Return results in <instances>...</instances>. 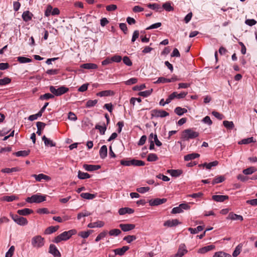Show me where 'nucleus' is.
I'll return each instance as SVG.
<instances>
[{
	"mask_svg": "<svg viewBox=\"0 0 257 257\" xmlns=\"http://www.w3.org/2000/svg\"><path fill=\"white\" fill-rule=\"evenodd\" d=\"M76 233L77 231L75 229H71L67 231H64L55 237L53 240V242L58 243L61 241L67 240Z\"/></svg>",
	"mask_w": 257,
	"mask_h": 257,
	"instance_id": "f257e3e1",
	"label": "nucleus"
},
{
	"mask_svg": "<svg viewBox=\"0 0 257 257\" xmlns=\"http://www.w3.org/2000/svg\"><path fill=\"white\" fill-rule=\"evenodd\" d=\"M199 135L198 132L194 131L192 128H188L182 132L181 139L184 141H188L198 137Z\"/></svg>",
	"mask_w": 257,
	"mask_h": 257,
	"instance_id": "f03ea898",
	"label": "nucleus"
},
{
	"mask_svg": "<svg viewBox=\"0 0 257 257\" xmlns=\"http://www.w3.org/2000/svg\"><path fill=\"white\" fill-rule=\"evenodd\" d=\"M49 89L50 92L55 96L62 95L69 91V88L64 86H60L58 88H56L55 86H51Z\"/></svg>",
	"mask_w": 257,
	"mask_h": 257,
	"instance_id": "7ed1b4c3",
	"label": "nucleus"
},
{
	"mask_svg": "<svg viewBox=\"0 0 257 257\" xmlns=\"http://www.w3.org/2000/svg\"><path fill=\"white\" fill-rule=\"evenodd\" d=\"M46 200V196L41 195L40 194L33 195L31 197H28L26 201L28 203H39Z\"/></svg>",
	"mask_w": 257,
	"mask_h": 257,
	"instance_id": "20e7f679",
	"label": "nucleus"
},
{
	"mask_svg": "<svg viewBox=\"0 0 257 257\" xmlns=\"http://www.w3.org/2000/svg\"><path fill=\"white\" fill-rule=\"evenodd\" d=\"M44 238L40 235H36L32 238V245L34 247L40 248L44 245Z\"/></svg>",
	"mask_w": 257,
	"mask_h": 257,
	"instance_id": "39448f33",
	"label": "nucleus"
},
{
	"mask_svg": "<svg viewBox=\"0 0 257 257\" xmlns=\"http://www.w3.org/2000/svg\"><path fill=\"white\" fill-rule=\"evenodd\" d=\"M188 252L186 246L184 243L181 244L178 248L176 253L172 255L171 257H182Z\"/></svg>",
	"mask_w": 257,
	"mask_h": 257,
	"instance_id": "423d86ee",
	"label": "nucleus"
},
{
	"mask_svg": "<svg viewBox=\"0 0 257 257\" xmlns=\"http://www.w3.org/2000/svg\"><path fill=\"white\" fill-rule=\"evenodd\" d=\"M12 218L14 221L20 225H25L28 223L27 219L23 217H20L18 215H12Z\"/></svg>",
	"mask_w": 257,
	"mask_h": 257,
	"instance_id": "0eeeda50",
	"label": "nucleus"
},
{
	"mask_svg": "<svg viewBox=\"0 0 257 257\" xmlns=\"http://www.w3.org/2000/svg\"><path fill=\"white\" fill-rule=\"evenodd\" d=\"M169 115L168 112L163 110L154 109L152 111V115L156 117H164Z\"/></svg>",
	"mask_w": 257,
	"mask_h": 257,
	"instance_id": "6e6552de",
	"label": "nucleus"
},
{
	"mask_svg": "<svg viewBox=\"0 0 257 257\" xmlns=\"http://www.w3.org/2000/svg\"><path fill=\"white\" fill-rule=\"evenodd\" d=\"M49 253L52 254L54 257H61V254L55 245L51 244L49 246Z\"/></svg>",
	"mask_w": 257,
	"mask_h": 257,
	"instance_id": "1a4fd4ad",
	"label": "nucleus"
},
{
	"mask_svg": "<svg viewBox=\"0 0 257 257\" xmlns=\"http://www.w3.org/2000/svg\"><path fill=\"white\" fill-rule=\"evenodd\" d=\"M167 201L166 198H155L154 199H151L149 200V203L151 206H157L159 205L162 204Z\"/></svg>",
	"mask_w": 257,
	"mask_h": 257,
	"instance_id": "9d476101",
	"label": "nucleus"
},
{
	"mask_svg": "<svg viewBox=\"0 0 257 257\" xmlns=\"http://www.w3.org/2000/svg\"><path fill=\"white\" fill-rule=\"evenodd\" d=\"M119 227L123 231H128L134 229L135 228V225L134 224H120Z\"/></svg>",
	"mask_w": 257,
	"mask_h": 257,
	"instance_id": "9b49d317",
	"label": "nucleus"
},
{
	"mask_svg": "<svg viewBox=\"0 0 257 257\" xmlns=\"http://www.w3.org/2000/svg\"><path fill=\"white\" fill-rule=\"evenodd\" d=\"M129 247L128 246H123L121 248H117L113 250L115 255H122L128 250Z\"/></svg>",
	"mask_w": 257,
	"mask_h": 257,
	"instance_id": "f8f14e48",
	"label": "nucleus"
},
{
	"mask_svg": "<svg viewBox=\"0 0 257 257\" xmlns=\"http://www.w3.org/2000/svg\"><path fill=\"white\" fill-rule=\"evenodd\" d=\"M32 176L35 178L37 181L39 182H40L42 179H44L46 181L51 180V178L49 176L43 174H39V175L33 174Z\"/></svg>",
	"mask_w": 257,
	"mask_h": 257,
	"instance_id": "ddd939ff",
	"label": "nucleus"
},
{
	"mask_svg": "<svg viewBox=\"0 0 257 257\" xmlns=\"http://www.w3.org/2000/svg\"><path fill=\"white\" fill-rule=\"evenodd\" d=\"M226 219H230L232 220H239L242 221L243 218L241 215H237L233 212H230L226 217Z\"/></svg>",
	"mask_w": 257,
	"mask_h": 257,
	"instance_id": "4468645a",
	"label": "nucleus"
},
{
	"mask_svg": "<svg viewBox=\"0 0 257 257\" xmlns=\"http://www.w3.org/2000/svg\"><path fill=\"white\" fill-rule=\"evenodd\" d=\"M33 16V14L29 11L23 12L22 17L25 22H29L31 21Z\"/></svg>",
	"mask_w": 257,
	"mask_h": 257,
	"instance_id": "2eb2a0df",
	"label": "nucleus"
},
{
	"mask_svg": "<svg viewBox=\"0 0 257 257\" xmlns=\"http://www.w3.org/2000/svg\"><path fill=\"white\" fill-rule=\"evenodd\" d=\"M180 223L178 219H174L172 220H168L165 221L164 223V225L168 227H173L177 225Z\"/></svg>",
	"mask_w": 257,
	"mask_h": 257,
	"instance_id": "dca6fc26",
	"label": "nucleus"
},
{
	"mask_svg": "<svg viewBox=\"0 0 257 257\" xmlns=\"http://www.w3.org/2000/svg\"><path fill=\"white\" fill-rule=\"evenodd\" d=\"M83 168L87 171L91 172L99 169L100 168V166L99 165L84 164L83 165Z\"/></svg>",
	"mask_w": 257,
	"mask_h": 257,
	"instance_id": "f3484780",
	"label": "nucleus"
},
{
	"mask_svg": "<svg viewBox=\"0 0 257 257\" xmlns=\"http://www.w3.org/2000/svg\"><path fill=\"white\" fill-rule=\"evenodd\" d=\"M228 198L227 195H215L212 196V199L216 202H223Z\"/></svg>",
	"mask_w": 257,
	"mask_h": 257,
	"instance_id": "a211bd4d",
	"label": "nucleus"
},
{
	"mask_svg": "<svg viewBox=\"0 0 257 257\" xmlns=\"http://www.w3.org/2000/svg\"><path fill=\"white\" fill-rule=\"evenodd\" d=\"M214 248L215 246L214 245H209L199 248L197 252L199 253L203 254L213 249Z\"/></svg>",
	"mask_w": 257,
	"mask_h": 257,
	"instance_id": "6ab92c4d",
	"label": "nucleus"
},
{
	"mask_svg": "<svg viewBox=\"0 0 257 257\" xmlns=\"http://www.w3.org/2000/svg\"><path fill=\"white\" fill-rule=\"evenodd\" d=\"M80 67L86 69H96L98 66L95 64L88 63L81 64Z\"/></svg>",
	"mask_w": 257,
	"mask_h": 257,
	"instance_id": "aec40b11",
	"label": "nucleus"
},
{
	"mask_svg": "<svg viewBox=\"0 0 257 257\" xmlns=\"http://www.w3.org/2000/svg\"><path fill=\"white\" fill-rule=\"evenodd\" d=\"M104 223L102 221H97L95 222H91L88 224L87 226L89 228H94V227H102L104 226Z\"/></svg>",
	"mask_w": 257,
	"mask_h": 257,
	"instance_id": "412c9836",
	"label": "nucleus"
},
{
	"mask_svg": "<svg viewBox=\"0 0 257 257\" xmlns=\"http://www.w3.org/2000/svg\"><path fill=\"white\" fill-rule=\"evenodd\" d=\"M134 212V209L128 207L121 208L118 210V213L120 215H124L126 213L132 214Z\"/></svg>",
	"mask_w": 257,
	"mask_h": 257,
	"instance_id": "4be33fe9",
	"label": "nucleus"
},
{
	"mask_svg": "<svg viewBox=\"0 0 257 257\" xmlns=\"http://www.w3.org/2000/svg\"><path fill=\"white\" fill-rule=\"evenodd\" d=\"M107 155V149L105 145L102 146L99 150V155L101 159H104Z\"/></svg>",
	"mask_w": 257,
	"mask_h": 257,
	"instance_id": "5701e85b",
	"label": "nucleus"
},
{
	"mask_svg": "<svg viewBox=\"0 0 257 257\" xmlns=\"http://www.w3.org/2000/svg\"><path fill=\"white\" fill-rule=\"evenodd\" d=\"M107 234L108 231L106 230H104L98 234L95 239V241L98 242L100 240L104 239L107 236Z\"/></svg>",
	"mask_w": 257,
	"mask_h": 257,
	"instance_id": "b1692460",
	"label": "nucleus"
},
{
	"mask_svg": "<svg viewBox=\"0 0 257 257\" xmlns=\"http://www.w3.org/2000/svg\"><path fill=\"white\" fill-rule=\"evenodd\" d=\"M33 211L32 209L29 208H24L23 209H20L17 211L18 214L20 215H27L31 213H32Z\"/></svg>",
	"mask_w": 257,
	"mask_h": 257,
	"instance_id": "393cba45",
	"label": "nucleus"
},
{
	"mask_svg": "<svg viewBox=\"0 0 257 257\" xmlns=\"http://www.w3.org/2000/svg\"><path fill=\"white\" fill-rule=\"evenodd\" d=\"M30 153V150L19 151L14 153L13 155L17 157H26L29 155Z\"/></svg>",
	"mask_w": 257,
	"mask_h": 257,
	"instance_id": "a878e982",
	"label": "nucleus"
},
{
	"mask_svg": "<svg viewBox=\"0 0 257 257\" xmlns=\"http://www.w3.org/2000/svg\"><path fill=\"white\" fill-rule=\"evenodd\" d=\"M113 94H114V93L111 90H104V91L99 92L96 94L97 96H99L100 97L108 96L113 95Z\"/></svg>",
	"mask_w": 257,
	"mask_h": 257,
	"instance_id": "bb28decb",
	"label": "nucleus"
},
{
	"mask_svg": "<svg viewBox=\"0 0 257 257\" xmlns=\"http://www.w3.org/2000/svg\"><path fill=\"white\" fill-rule=\"evenodd\" d=\"M58 228L59 226H51L45 229L44 233L46 234H50L56 232L58 229Z\"/></svg>",
	"mask_w": 257,
	"mask_h": 257,
	"instance_id": "cd10ccee",
	"label": "nucleus"
},
{
	"mask_svg": "<svg viewBox=\"0 0 257 257\" xmlns=\"http://www.w3.org/2000/svg\"><path fill=\"white\" fill-rule=\"evenodd\" d=\"M18 199V197L15 195L4 196L1 199L2 201H6L7 202H12Z\"/></svg>",
	"mask_w": 257,
	"mask_h": 257,
	"instance_id": "c85d7f7f",
	"label": "nucleus"
},
{
	"mask_svg": "<svg viewBox=\"0 0 257 257\" xmlns=\"http://www.w3.org/2000/svg\"><path fill=\"white\" fill-rule=\"evenodd\" d=\"M42 140L44 141L45 146L50 147H55L56 146V144L55 143L48 139L45 136H44L42 137Z\"/></svg>",
	"mask_w": 257,
	"mask_h": 257,
	"instance_id": "c756f323",
	"label": "nucleus"
},
{
	"mask_svg": "<svg viewBox=\"0 0 257 257\" xmlns=\"http://www.w3.org/2000/svg\"><path fill=\"white\" fill-rule=\"evenodd\" d=\"M46 125V124L44 122L38 121L37 122V134L39 136H41L42 134V130L44 129Z\"/></svg>",
	"mask_w": 257,
	"mask_h": 257,
	"instance_id": "7c9ffc66",
	"label": "nucleus"
},
{
	"mask_svg": "<svg viewBox=\"0 0 257 257\" xmlns=\"http://www.w3.org/2000/svg\"><path fill=\"white\" fill-rule=\"evenodd\" d=\"M199 154L197 153H192L187 155L184 157V160L186 161L195 159L199 157Z\"/></svg>",
	"mask_w": 257,
	"mask_h": 257,
	"instance_id": "2f4dec72",
	"label": "nucleus"
},
{
	"mask_svg": "<svg viewBox=\"0 0 257 257\" xmlns=\"http://www.w3.org/2000/svg\"><path fill=\"white\" fill-rule=\"evenodd\" d=\"M80 196L84 199L90 200L94 199L96 197V195L89 193H82Z\"/></svg>",
	"mask_w": 257,
	"mask_h": 257,
	"instance_id": "473e14b6",
	"label": "nucleus"
},
{
	"mask_svg": "<svg viewBox=\"0 0 257 257\" xmlns=\"http://www.w3.org/2000/svg\"><path fill=\"white\" fill-rule=\"evenodd\" d=\"M204 229V227L203 226H198L195 228H193L191 227H189L188 228V230L192 234H196L198 232L203 230Z\"/></svg>",
	"mask_w": 257,
	"mask_h": 257,
	"instance_id": "72a5a7b5",
	"label": "nucleus"
},
{
	"mask_svg": "<svg viewBox=\"0 0 257 257\" xmlns=\"http://www.w3.org/2000/svg\"><path fill=\"white\" fill-rule=\"evenodd\" d=\"M225 180V178L223 176H216L212 182V185L221 183Z\"/></svg>",
	"mask_w": 257,
	"mask_h": 257,
	"instance_id": "f704fd0d",
	"label": "nucleus"
},
{
	"mask_svg": "<svg viewBox=\"0 0 257 257\" xmlns=\"http://www.w3.org/2000/svg\"><path fill=\"white\" fill-rule=\"evenodd\" d=\"M255 141L254 140L253 137L248 138L246 139H242L241 141L239 142V144H248L251 143H254Z\"/></svg>",
	"mask_w": 257,
	"mask_h": 257,
	"instance_id": "c9c22d12",
	"label": "nucleus"
},
{
	"mask_svg": "<svg viewBox=\"0 0 257 257\" xmlns=\"http://www.w3.org/2000/svg\"><path fill=\"white\" fill-rule=\"evenodd\" d=\"M257 169L254 167H250L243 170V173L245 175H250L256 172Z\"/></svg>",
	"mask_w": 257,
	"mask_h": 257,
	"instance_id": "e433bc0d",
	"label": "nucleus"
},
{
	"mask_svg": "<svg viewBox=\"0 0 257 257\" xmlns=\"http://www.w3.org/2000/svg\"><path fill=\"white\" fill-rule=\"evenodd\" d=\"M168 172L172 176L176 177L179 176L182 173L181 170H169Z\"/></svg>",
	"mask_w": 257,
	"mask_h": 257,
	"instance_id": "4c0bfd02",
	"label": "nucleus"
},
{
	"mask_svg": "<svg viewBox=\"0 0 257 257\" xmlns=\"http://www.w3.org/2000/svg\"><path fill=\"white\" fill-rule=\"evenodd\" d=\"M147 7L150 9L155 10L159 12H161L162 9L160 5L157 4H149L147 5Z\"/></svg>",
	"mask_w": 257,
	"mask_h": 257,
	"instance_id": "58836bf2",
	"label": "nucleus"
},
{
	"mask_svg": "<svg viewBox=\"0 0 257 257\" xmlns=\"http://www.w3.org/2000/svg\"><path fill=\"white\" fill-rule=\"evenodd\" d=\"M218 164L217 161H214L209 163H205L203 164V167H205L207 169H210L212 167H215Z\"/></svg>",
	"mask_w": 257,
	"mask_h": 257,
	"instance_id": "ea45409f",
	"label": "nucleus"
},
{
	"mask_svg": "<svg viewBox=\"0 0 257 257\" xmlns=\"http://www.w3.org/2000/svg\"><path fill=\"white\" fill-rule=\"evenodd\" d=\"M242 247V244L241 243L239 244L235 248V250L233 252L232 256L233 257H236L240 253Z\"/></svg>",
	"mask_w": 257,
	"mask_h": 257,
	"instance_id": "a19ab883",
	"label": "nucleus"
},
{
	"mask_svg": "<svg viewBox=\"0 0 257 257\" xmlns=\"http://www.w3.org/2000/svg\"><path fill=\"white\" fill-rule=\"evenodd\" d=\"M95 129L98 130L99 133L101 135H104L106 130V126L104 123L103 125H100L99 124H96L95 126Z\"/></svg>",
	"mask_w": 257,
	"mask_h": 257,
	"instance_id": "79ce46f5",
	"label": "nucleus"
},
{
	"mask_svg": "<svg viewBox=\"0 0 257 257\" xmlns=\"http://www.w3.org/2000/svg\"><path fill=\"white\" fill-rule=\"evenodd\" d=\"M121 231L119 229H112L108 231L110 236H116L121 233Z\"/></svg>",
	"mask_w": 257,
	"mask_h": 257,
	"instance_id": "37998d69",
	"label": "nucleus"
},
{
	"mask_svg": "<svg viewBox=\"0 0 257 257\" xmlns=\"http://www.w3.org/2000/svg\"><path fill=\"white\" fill-rule=\"evenodd\" d=\"M78 177L80 179H85L89 178L90 176L87 173L82 172L81 171H79L78 172Z\"/></svg>",
	"mask_w": 257,
	"mask_h": 257,
	"instance_id": "c03bdc74",
	"label": "nucleus"
},
{
	"mask_svg": "<svg viewBox=\"0 0 257 257\" xmlns=\"http://www.w3.org/2000/svg\"><path fill=\"white\" fill-rule=\"evenodd\" d=\"M92 230H89L86 231H80L78 233V235L83 238H87L89 235L92 232Z\"/></svg>",
	"mask_w": 257,
	"mask_h": 257,
	"instance_id": "a18cd8bd",
	"label": "nucleus"
},
{
	"mask_svg": "<svg viewBox=\"0 0 257 257\" xmlns=\"http://www.w3.org/2000/svg\"><path fill=\"white\" fill-rule=\"evenodd\" d=\"M213 257H231V256L229 253L223 251H218L214 253Z\"/></svg>",
	"mask_w": 257,
	"mask_h": 257,
	"instance_id": "49530a36",
	"label": "nucleus"
},
{
	"mask_svg": "<svg viewBox=\"0 0 257 257\" xmlns=\"http://www.w3.org/2000/svg\"><path fill=\"white\" fill-rule=\"evenodd\" d=\"M175 112L178 115H182L184 113L187 112V110L186 108H182L181 107H177L174 110Z\"/></svg>",
	"mask_w": 257,
	"mask_h": 257,
	"instance_id": "de8ad7c7",
	"label": "nucleus"
},
{
	"mask_svg": "<svg viewBox=\"0 0 257 257\" xmlns=\"http://www.w3.org/2000/svg\"><path fill=\"white\" fill-rule=\"evenodd\" d=\"M17 60L20 62V63H29L32 62V60L31 59L25 57H18L17 58Z\"/></svg>",
	"mask_w": 257,
	"mask_h": 257,
	"instance_id": "09e8293b",
	"label": "nucleus"
},
{
	"mask_svg": "<svg viewBox=\"0 0 257 257\" xmlns=\"http://www.w3.org/2000/svg\"><path fill=\"white\" fill-rule=\"evenodd\" d=\"M137 239L136 235H127L124 237L123 240L126 241L127 243H130Z\"/></svg>",
	"mask_w": 257,
	"mask_h": 257,
	"instance_id": "8fccbe9b",
	"label": "nucleus"
},
{
	"mask_svg": "<svg viewBox=\"0 0 257 257\" xmlns=\"http://www.w3.org/2000/svg\"><path fill=\"white\" fill-rule=\"evenodd\" d=\"M54 97V95L53 94L47 93L41 95L40 97V99L41 100H48L51 98H53Z\"/></svg>",
	"mask_w": 257,
	"mask_h": 257,
	"instance_id": "3c124183",
	"label": "nucleus"
},
{
	"mask_svg": "<svg viewBox=\"0 0 257 257\" xmlns=\"http://www.w3.org/2000/svg\"><path fill=\"white\" fill-rule=\"evenodd\" d=\"M158 160V157L156 154L154 153L150 154L147 158V161L149 162H154Z\"/></svg>",
	"mask_w": 257,
	"mask_h": 257,
	"instance_id": "603ef678",
	"label": "nucleus"
},
{
	"mask_svg": "<svg viewBox=\"0 0 257 257\" xmlns=\"http://www.w3.org/2000/svg\"><path fill=\"white\" fill-rule=\"evenodd\" d=\"M223 124L226 128L230 130L232 129L234 127V123L232 121L224 120L223 122Z\"/></svg>",
	"mask_w": 257,
	"mask_h": 257,
	"instance_id": "864d4df0",
	"label": "nucleus"
},
{
	"mask_svg": "<svg viewBox=\"0 0 257 257\" xmlns=\"http://www.w3.org/2000/svg\"><path fill=\"white\" fill-rule=\"evenodd\" d=\"M11 82V79L6 77L4 78L3 79H0V85L3 86L7 85L9 83H10Z\"/></svg>",
	"mask_w": 257,
	"mask_h": 257,
	"instance_id": "5fc2aeb1",
	"label": "nucleus"
},
{
	"mask_svg": "<svg viewBox=\"0 0 257 257\" xmlns=\"http://www.w3.org/2000/svg\"><path fill=\"white\" fill-rule=\"evenodd\" d=\"M132 163V166H143L145 165V163L144 161L135 159H133Z\"/></svg>",
	"mask_w": 257,
	"mask_h": 257,
	"instance_id": "6e6d98bb",
	"label": "nucleus"
},
{
	"mask_svg": "<svg viewBox=\"0 0 257 257\" xmlns=\"http://www.w3.org/2000/svg\"><path fill=\"white\" fill-rule=\"evenodd\" d=\"M170 81L169 80V79L163 77H159L158 80L154 82V83H170Z\"/></svg>",
	"mask_w": 257,
	"mask_h": 257,
	"instance_id": "4d7b16f0",
	"label": "nucleus"
},
{
	"mask_svg": "<svg viewBox=\"0 0 257 257\" xmlns=\"http://www.w3.org/2000/svg\"><path fill=\"white\" fill-rule=\"evenodd\" d=\"M97 103V100H89L86 102V107H91L94 106Z\"/></svg>",
	"mask_w": 257,
	"mask_h": 257,
	"instance_id": "13d9d810",
	"label": "nucleus"
},
{
	"mask_svg": "<svg viewBox=\"0 0 257 257\" xmlns=\"http://www.w3.org/2000/svg\"><path fill=\"white\" fill-rule=\"evenodd\" d=\"M19 171L18 168L14 167L12 168H6L2 170V172L3 173H10L13 172H17Z\"/></svg>",
	"mask_w": 257,
	"mask_h": 257,
	"instance_id": "bf43d9fd",
	"label": "nucleus"
},
{
	"mask_svg": "<svg viewBox=\"0 0 257 257\" xmlns=\"http://www.w3.org/2000/svg\"><path fill=\"white\" fill-rule=\"evenodd\" d=\"M153 91V89H151L150 90H145L144 91L140 92L139 93V95L143 96V97H148L150 95Z\"/></svg>",
	"mask_w": 257,
	"mask_h": 257,
	"instance_id": "052dcab7",
	"label": "nucleus"
},
{
	"mask_svg": "<svg viewBox=\"0 0 257 257\" xmlns=\"http://www.w3.org/2000/svg\"><path fill=\"white\" fill-rule=\"evenodd\" d=\"M163 8L168 12L172 11L174 9L169 3H166L164 4L163 5Z\"/></svg>",
	"mask_w": 257,
	"mask_h": 257,
	"instance_id": "680f3d73",
	"label": "nucleus"
},
{
	"mask_svg": "<svg viewBox=\"0 0 257 257\" xmlns=\"http://www.w3.org/2000/svg\"><path fill=\"white\" fill-rule=\"evenodd\" d=\"M91 215V213L87 211H85L84 212H80L77 215V219L78 220L80 219L82 217H86Z\"/></svg>",
	"mask_w": 257,
	"mask_h": 257,
	"instance_id": "e2e57ef3",
	"label": "nucleus"
},
{
	"mask_svg": "<svg viewBox=\"0 0 257 257\" xmlns=\"http://www.w3.org/2000/svg\"><path fill=\"white\" fill-rule=\"evenodd\" d=\"M15 251L14 246H11L6 254V257H12Z\"/></svg>",
	"mask_w": 257,
	"mask_h": 257,
	"instance_id": "0e129e2a",
	"label": "nucleus"
},
{
	"mask_svg": "<svg viewBox=\"0 0 257 257\" xmlns=\"http://www.w3.org/2000/svg\"><path fill=\"white\" fill-rule=\"evenodd\" d=\"M52 7L51 5H48L45 11V16L47 17H49L52 13Z\"/></svg>",
	"mask_w": 257,
	"mask_h": 257,
	"instance_id": "69168bd1",
	"label": "nucleus"
},
{
	"mask_svg": "<svg viewBox=\"0 0 257 257\" xmlns=\"http://www.w3.org/2000/svg\"><path fill=\"white\" fill-rule=\"evenodd\" d=\"M212 114L213 116L219 120H221L224 118V115L222 114H221L216 111H213L212 112Z\"/></svg>",
	"mask_w": 257,
	"mask_h": 257,
	"instance_id": "338daca9",
	"label": "nucleus"
},
{
	"mask_svg": "<svg viewBox=\"0 0 257 257\" xmlns=\"http://www.w3.org/2000/svg\"><path fill=\"white\" fill-rule=\"evenodd\" d=\"M123 62L126 65L128 66H131L133 64L132 62L127 56H124L123 58Z\"/></svg>",
	"mask_w": 257,
	"mask_h": 257,
	"instance_id": "774afa93",
	"label": "nucleus"
}]
</instances>
